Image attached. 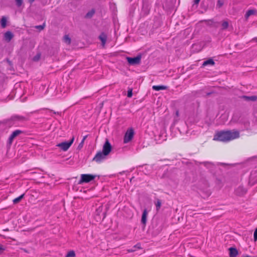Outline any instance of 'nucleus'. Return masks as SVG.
<instances>
[{
	"mask_svg": "<svg viewBox=\"0 0 257 257\" xmlns=\"http://www.w3.org/2000/svg\"><path fill=\"white\" fill-rule=\"evenodd\" d=\"M24 196V194H22L21 196H20L19 197L14 199L13 200V203L15 204L19 203L23 198Z\"/></svg>",
	"mask_w": 257,
	"mask_h": 257,
	"instance_id": "a211bd4d",
	"label": "nucleus"
},
{
	"mask_svg": "<svg viewBox=\"0 0 257 257\" xmlns=\"http://www.w3.org/2000/svg\"><path fill=\"white\" fill-rule=\"evenodd\" d=\"M106 38L107 37H106V35L104 33L101 34L99 37V38L101 42L102 45L103 47L104 46V45L105 44L106 41Z\"/></svg>",
	"mask_w": 257,
	"mask_h": 257,
	"instance_id": "ddd939ff",
	"label": "nucleus"
},
{
	"mask_svg": "<svg viewBox=\"0 0 257 257\" xmlns=\"http://www.w3.org/2000/svg\"><path fill=\"white\" fill-rule=\"evenodd\" d=\"M131 251H133V250H128V252H131Z\"/></svg>",
	"mask_w": 257,
	"mask_h": 257,
	"instance_id": "e433bc0d",
	"label": "nucleus"
},
{
	"mask_svg": "<svg viewBox=\"0 0 257 257\" xmlns=\"http://www.w3.org/2000/svg\"><path fill=\"white\" fill-rule=\"evenodd\" d=\"M75 252L73 250H71L68 252L66 257H75Z\"/></svg>",
	"mask_w": 257,
	"mask_h": 257,
	"instance_id": "5701e85b",
	"label": "nucleus"
},
{
	"mask_svg": "<svg viewBox=\"0 0 257 257\" xmlns=\"http://www.w3.org/2000/svg\"><path fill=\"white\" fill-rule=\"evenodd\" d=\"M21 133V131L19 130H16L14 131L10 136L9 139V142L10 144H11L13 141V140L19 135Z\"/></svg>",
	"mask_w": 257,
	"mask_h": 257,
	"instance_id": "6e6552de",
	"label": "nucleus"
},
{
	"mask_svg": "<svg viewBox=\"0 0 257 257\" xmlns=\"http://www.w3.org/2000/svg\"><path fill=\"white\" fill-rule=\"evenodd\" d=\"M221 26L222 30L226 29L229 26L228 22L226 21H222L221 23Z\"/></svg>",
	"mask_w": 257,
	"mask_h": 257,
	"instance_id": "f3484780",
	"label": "nucleus"
},
{
	"mask_svg": "<svg viewBox=\"0 0 257 257\" xmlns=\"http://www.w3.org/2000/svg\"><path fill=\"white\" fill-rule=\"evenodd\" d=\"M253 237L254 241H256L257 240V228L255 229L254 232Z\"/></svg>",
	"mask_w": 257,
	"mask_h": 257,
	"instance_id": "cd10ccee",
	"label": "nucleus"
},
{
	"mask_svg": "<svg viewBox=\"0 0 257 257\" xmlns=\"http://www.w3.org/2000/svg\"><path fill=\"white\" fill-rule=\"evenodd\" d=\"M102 207H99L96 210L95 212L96 216H95V219L98 221H100L101 219V216L102 215Z\"/></svg>",
	"mask_w": 257,
	"mask_h": 257,
	"instance_id": "0eeeda50",
	"label": "nucleus"
},
{
	"mask_svg": "<svg viewBox=\"0 0 257 257\" xmlns=\"http://www.w3.org/2000/svg\"><path fill=\"white\" fill-rule=\"evenodd\" d=\"M64 41L67 44H69L71 42V39L68 36L65 35L64 37Z\"/></svg>",
	"mask_w": 257,
	"mask_h": 257,
	"instance_id": "4be33fe9",
	"label": "nucleus"
},
{
	"mask_svg": "<svg viewBox=\"0 0 257 257\" xmlns=\"http://www.w3.org/2000/svg\"><path fill=\"white\" fill-rule=\"evenodd\" d=\"M134 135V131L132 128L128 129L125 133L124 139L123 142L126 144L130 142L133 139Z\"/></svg>",
	"mask_w": 257,
	"mask_h": 257,
	"instance_id": "39448f33",
	"label": "nucleus"
},
{
	"mask_svg": "<svg viewBox=\"0 0 257 257\" xmlns=\"http://www.w3.org/2000/svg\"><path fill=\"white\" fill-rule=\"evenodd\" d=\"M147 216H148V211H147L146 209H145L143 211V213L142 214V219H141L142 223L144 225H146V224Z\"/></svg>",
	"mask_w": 257,
	"mask_h": 257,
	"instance_id": "9d476101",
	"label": "nucleus"
},
{
	"mask_svg": "<svg viewBox=\"0 0 257 257\" xmlns=\"http://www.w3.org/2000/svg\"><path fill=\"white\" fill-rule=\"evenodd\" d=\"M35 0H29L30 3H32Z\"/></svg>",
	"mask_w": 257,
	"mask_h": 257,
	"instance_id": "f704fd0d",
	"label": "nucleus"
},
{
	"mask_svg": "<svg viewBox=\"0 0 257 257\" xmlns=\"http://www.w3.org/2000/svg\"><path fill=\"white\" fill-rule=\"evenodd\" d=\"M238 254V251L235 248L231 247L229 248L230 257H236Z\"/></svg>",
	"mask_w": 257,
	"mask_h": 257,
	"instance_id": "9b49d317",
	"label": "nucleus"
},
{
	"mask_svg": "<svg viewBox=\"0 0 257 257\" xmlns=\"http://www.w3.org/2000/svg\"><path fill=\"white\" fill-rule=\"evenodd\" d=\"M214 62L213 61V60L212 59H209L207 61H205L203 62V65L204 66H206V65H214Z\"/></svg>",
	"mask_w": 257,
	"mask_h": 257,
	"instance_id": "6ab92c4d",
	"label": "nucleus"
},
{
	"mask_svg": "<svg viewBox=\"0 0 257 257\" xmlns=\"http://www.w3.org/2000/svg\"><path fill=\"white\" fill-rule=\"evenodd\" d=\"M95 177V175L91 174H81L78 184H82L84 183H89L94 180Z\"/></svg>",
	"mask_w": 257,
	"mask_h": 257,
	"instance_id": "7ed1b4c3",
	"label": "nucleus"
},
{
	"mask_svg": "<svg viewBox=\"0 0 257 257\" xmlns=\"http://www.w3.org/2000/svg\"><path fill=\"white\" fill-rule=\"evenodd\" d=\"M36 28L39 29L40 30H43L44 29V26L42 25L37 26L36 27Z\"/></svg>",
	"mask_w": 257,
	"mask_h": 257,
	"instance_id": "2f4dec72",
	"label": "nucleus"
},
{
	"mask_svg": "<svg viewBox=\"0 0 257 257\" xmlns=\"http://www.w3.org/2000/svg\"><path fill=\"white\" fill-rule=\"evenodd\" d=\"M111 150V146L108 141H106L103 145L102 152H99L96 154L93 160L99 163L105 159L106 157L109 154Z\"/></svg>",
	"mask_w": 257,
	"mask_h": 257,
	"instance_id": "f03ea898",
	"label": "nucleus"
},
{
	"mask_svg": "<svg viewBox=\"0 0 257 257\" xmlns=\"http://www.w3.org/2000/svg\"><path fill=\"white\" fill-rule=\"evenodd\" d=\"M239 137L238 131H221L216 133L213 138V140L227 142L236 139Z\"/></svg>",
	"mask_w": 257,
	"mask_h": 257,
	"instance_id": "f257e3e1",
	"label": "nucleus"
},
{
	"mask_svg": "<svg viewBox=\"0 0 257 257\" xmlns=\"http://www.w3.org/2000/svg\"><path fill=\"white\" fill-rule=\"evenodd\" d=\"M200 0H195L194 1V4H196V5H198V3H199Z\"/></svg>",
	"mask_w": 257,
	"mask_h": 257,
	"instance_id": "473e14b6",
	"label": "nucleus"
},
{
	"mask_svg": "<svg viewBox=\"0 0 257 257\" xmlns=\"http://www.w3.org/2000/svg\"><path fill=\"white\" fill-rule=\"evenodd\" d=\"M243 97L246 100L248 101H254L257 99V97L256 96H244Z\"/></svg>",
	"mask_w": 257,
	"mask_h": 257,
	"instance_id": "dca6fc26",
	"label": "nucleus"
},
{
	"mask_svg": "<svg viewBox=\"0 0 257 257\" xmlns=\"http://www.w3.org/2000/svg\"><path fill=\"white\" fill-rule=\"evenodd\" d=\"M84 143V142L83 141H81V142L79 144V145L78 146V149L80 150L83 147Z\"/></svg>",
	"mask_w": 257,
	"mask_h": 257,
	"instance_id": "c85d7f7f",
	"label": "nucleus"
},
{
	"mask_svg": "<svg viewBox=\"0 0 257 257\" xmlns=\"http://www.w3.org/2000/svg\"><path fill=\"white\" fill-rule=\"evenodd\" d=\"M156 206L157 210H158L160 208L161 206V202L160 201V200H157V201L156 203Z\"/></svg>",
	"mask_w": 257,
	"mask_h": 257,
	"instance_id": "b1692460",
	"label": "nucleus"
},
{
	"mask_svg": "<svg viewBox=\"0 0 257 257\" xmlns=\"http://www.w3.org/2000/svg\"><path fill=\"white\" fill-rule=\"evenodd\" d=\"M74 141V138L72 137L71 140L69 142H64L58 144L56 146L61 148L63 151H66L70 147Z\"/></svg>",
	"mask_w": 257,
	"mask_h": 257,
	"instance_id": "20e7f679",
	"label": "nucleus"
},
{
	"mask_svg": "<svg viewBox=\"0 0 257 257\" xmlns=\"http://www.w3.org/2000/svg\"><path fill=\"white\" fill-rule=\"evenodd\" d=\"M5 247L3 245L0 244V253L5 250Z\"/></svg>",
	"mask_w": 257,
	"mask_h": 257,
	"instance_id": "7c9ffc66",
	"label": "nucleus"
},
{
	"mask_svg": "<svg viewBox=\"0 0 257 257\" xmlns=\"http://www.w3.org/2000/svg\"><path fill=\"white\" fill-rule=\"evenodd\" d=\"M152 88L154 90L159 91L160 90H165L167 88V87L164 85H154Z\"/></svg>",
	"mask_w": 257,
	"mask_h": 257,
	"instance_id": "4468645a",
	"label": "nucleus"
},
{
	"mask_svg": "<svg viewBox=\"0 0 257 257\" xmlns=\"http://www.w3.org/2000/svg\"><path fill=\"white\" fill-rule=\"evenodd\" d=\"M223 5V2L222 1H221V0L218 1L217 3V6L218 8H220Z\"/></svg>",
	"mask_w": 257,
	"mask_h": 257,
	"instance_id": "a878e982",
	"label": "nucleus"
},
{
	"mask_svg": "<svg viewBox=\"0 0 257 257\" xmlns=\"http://www.w3.org/2000/svg\"><path fill=\"white\" fill-rule=\"evenodd\" d=\"M176 115L178 116V115H179V112H178V111H177L176 112Z\"/></svg>",
	"mask_w": 257,
	"mask_h": 257,
	"instance_id": "c9c22d12",
	"label": "nucleus"
},
{
	"mask_svg": "<svg viewBox=\"0 0 257 257\" xmlns=\"http://www.w3.org/2000/svg\"><path fill=\"white\" fill-rule=\"evenodd\" d=\"M245 189L242 187H238L235 190V194L238 196H242L245 194Z\"/></svg>",
	"mask_w": 257,
	"mask_h": 257,
	"instance_id": "1a4fd4ad",
	"label": "nucleus"
},
{
	"mask_svg": "<svg viewBox=\"0 0 257 257\" xmlns=\"http://www.w3.org/2000/svg\"><path fill=\"white\" fill-rule=\"evenodd\" d=\"M87 136H84L82 141H83L84 142V141H85V139L87 138Z\"/></svg>",
	"mask_w": 257,
	"mask_h": 257,
	"instance_id": "72a5a7b5",
	"label": "nucleus"
},
{
	"mask_svg": "<svg viewBox=\"0 0 257 257\" xmlns=\"http://www.w3.org/2000/svg\"><path fill=\"white\" fill-rule=\"evenodd\" d=\"M133 95L132 89H129L127 91V97H131Z\"/></svg>",
	"mask_w": 257,
	"mask_h": 257,
	"instance_id": "bb28decb",
	"label": "nucleus"
},
{
	"mask_svg": "<svg viewBox=\"0 0 257 257\" xmlns=\"http://www.w3.org/2000/svg\"><path fill=\"white\" fill-rule=\"evenodd\" d=\"M254 11L253 10H248L245 14V17L246 19H248V18L253 15L254 13Z\"/></svg>",
	"mask_w": 257,
	"mask_h": 257,
	"instance_id": "aec40b11",
	"label": "nucleus"
},
{
	"mask_svg": "<svg viewBox=\"0 0 257 257\" xmlns=\"http://www.w3.org/2000/svg\"><path fill=\"white\" fill-rule=\"evenodd\" d=\"M23 118H24L23 117L18 116H15L13 117V118H12L13 120H22V119H23Z\"/></svg>",
	"mask_w": 257,
	"mask_h": 257,
	"instance_id": "393cba45",
	"label": "nucleus"
},
{
	"mask_svg": "<svg viewBox=\"0 0 257 257\" xmlns=\"http://www.w3.org/2000/svg\"><path fill=\"white\" fill-rule=\"evenodd\" d=\"M17 3V4L18 6H21L22 4V0H15Z\"/></svg>",
	"mask_w": 257,
	"mask_h": 257,
	"instance_id": "c756f323",
	"label": "nucleus"
},
{
	"mask_svg": "<svg viewBox=\"0 0 257 257\" xmlns=\"http://www.w3.org/2000/svg\"><path fill=\"white\" fill-rule=\"evenodd\" d=\"M7 19L6 17L4 16L2 18L1 21V26L3 28H5L7 25Z\"/></svg>",
	"mask_w": 257,
	"mask_h": 257,
	"instance_id": "2eb2a0df",
	"label": "nucleus"
},
{
	"mask_svg": "<svg viewBox=\"0 0 257 257\" xmlns=\"http://www.w3.org/2000/svg\"><path fill=\"white\" fill-rule=\"evenodd\" d=\"M5 39L8 42H10L13 37V35L11 32H7L5 34Z\"/></svg>",
	"mask_w": 257,
	"mask_h": 257,
	"instance_id": "f8f14e48",
	"label": "nucleus"
},
{
	"mask_svg": "<svg viewBox=\"0 0 257 257\" xmlns=\"http://www.w3.org/2000/svg\"><path fill=\"white\" fill-rule=\"evenodd\" d=\"M126 60L128 63L131 65H136L139 64L141 62V56L138 55L136 57H126Z\"/></svg>",
	"mask_w": 257,
	"mask_h": 257,
	"instance_id": "423d86ee",
	"label": "nucleus"
},
{
	"mask_svg": "<svg viewBox=\"0 0 257 257\" xmlns=\"http://www.w3.org/2000/svg\"><path fill=\"white\" fill-rule=\"evenodd\" d=\"M94 14V11L93 10H92L86 14V17L87 18H90L92 17Z\"/></svg>",
	"mask_w": 257,
	"mask_h": 257,
	"instance_id": "412c9836",
	"label": "nucleus"
}]
</instances>
